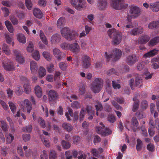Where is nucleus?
I'll return each mask as SVG.
<instances>
[{
	"label": "nucleus",
	"mask_w": 159,
	"mask_h": 159,
	"mask_svg": "<svg viewBox=\"0 0 159 159\" xmlns=\"http://www.w3.org/2000/svg\"><path fill=\"white\" fill-rule=\"evenodd\" d=\"M108 36L112 39V42L114 44H118L121 41L122 39V34L120 32L113 28L109 29L107 31Z\"/></svg>",
	"instance_id": "nucleus-1"
},
{
	"label": "nucleus",
	"mask_w": 159,
	"mask_h": 159,
	"mask_svg": "<svg viewBox=\"0 0 159 159\" xmlns=\"http://www.w3.org/2000/svg\"><path fill=\"white\" fill-rule=\"evenodd\" d=\"M141 10L139 7L134 5L129 6V12L126 16L127 20L129 22L131 21L132 18H136L140 15Z\"/></svg>",
	"instance_id": "nucleus-2"
},
{
	"label": "nucleus",
	"mask_w": 159,
	"mask_h": 159,
	"mask_svg": "<svg viewBox=\"0 0 159 159\" xmlns=\"http://www.w3.org/2000/svg\"><path fill=\"white\" fill-rule=\"evenodd\" d=\"M71 5L78 10H81L86 6L85 0H70Z\"/></svg>",
	"instance_id": "nucleus-3"
},
{
	"label": "nucleus",
	"mask_w": 159,
	"mask_h": 159,
	"mask_svg": "<svg viewBox=\"0 0 159 159\" xmlns=\"http://www.w3.org/2000/svg\"><path fill=\"white\" fill-rule=\"evenodd\" d=\"M111 4L113 8L117 10L124 9L128 6V4L124 2V0H111Z\"/></svg>",
	"instance_id": "nucleus-4"
},
{
	"label": "nucleus",
	"mask_w": 159,
	"mask_h": 159,
	"mask_svg": "<svg viewBox=\"0 0 159 159\" xmlns=\"http://www.w3.org/2000/svg\"><path fill=\"white\" fill-rule=\"evenodd\" d=\"M121 55V51L117 48L114 49L111 53L108 54L107 52L105 53V57L108 61L112 58L115 60H118L120 58Z\"/></svg>",
	"instance_id": "nucleus-5"
},
{
	"label": "nucleus",
	"mask_w": 159,
	"mask_h": 159,
	"mask_svg": "<svg viewBox=\"0 0 159 159\" xmlns=\"http://www.w3.org/2000/svg\"><path fill=\"white\" fill-rule=\"evenodd\" d=\"M103 81L101 79H95L91 85L92 90L95 93L99 92L103 86Z\"/></svg>",
	"instance_id": "nucleus-6"
},
{
	"label": "nucleus",
	"mask_w": 159,
	"mask_h": 159,
	"mask_svg": "<svg viewBox=\"0 0 159 159\" xmlns=\"http://www.w3.org/2000/svg\"><path fill=\"white\" fill-rule=\"evenodd\" d=\"M81 65L85 68H89L91 65V61L90 58L87 55L82 56L81 58Z\"/></svg>",
	"instance_id": "nucleus-7"
},
{
	"label": "nucleus",
	"mask_w": 159,
	"mask_h": 159,
	"mask_svg": "<svg viewBox=\"0 0 159 159\" xmlns=\"http://www.w3.org/2000/svg\"><path fill=\"white\" fill-rule=\"evenodd\" d=\"M13 55L15 57L16 61L18 63L23 64L25 62V59L20 51L17 49H15L12 51Z\"/></svg>",
	"instance_id": "nucleus-8"
},
{
	"label": "nucleus",
	"mask_w": 159,
	"mask_h": 159,
	"mask_svg": "<svg viewBox=\"0 0 159 159\" xmlns=\"http://www.w3.org/2000/svg\"><path fill=\"white\" fill-rule=\"evenodd\" d=\"M100 125L101 126H97L95 130L98 133L101 134L103 136L107 135L111 133L112 132L110 129L107 130L108 131L107 133L103 131V129H104V126L103 125L102 122L100 123Z\"/></svg>",
	"instance_id": "nucleus-9"
},
{
	"label": "nucleus",
	"mask_w": 159,
	"mask_h": 159,
	"mask_svg": "<svg viewBox=\"0 0 159 159\" xmlns=\"http://www.w3.org/2000/svg\"><path fill=\"white\" fill-rule=\"evenodd\" d=\"M80 47L78 43H74L70 44L69 50L71 52L77 54L80 51Z\"/></svg>",
	"instance_id": "nucleus-10"
},
{
	"label": "nucleus",
	"mask_w": 159,
	"mask_h": 159,
	"mask_svg": "<svg viewBox=\"0 0 159 159\" xmlns=\"http://www.w3.org/2000/svg\"><path fill=\"white\" fill-rule=\"evenodd\" d=\"M2 66L4 69L7 70L11 71L15 70V66L9 60L3 62Z\"/></svg>",
	"instance_id": "nucleus-11"
},
{
	"label": "nucleus",
	"mask_w": 159,
	"mask_h": 159,
	"mask_svg": "<svg viewBox=\"0 0 159 159\" xmlns=\"http://www.w3.org/2000/svg\"><path fill=\"white\" fill-rule=\"evenodd\" d=\"M138 60V57L135 54H132L127 56L126 59V62L129 65L134 64Z\"/></svg>",
	"instance_id": "nucleus-12"
},
{
	"label": "nucleus",
	"mask_w": 159,
	"mask_h": 159,
	"mask_svg": "<svg viewBox=\"0 0 159 159\" xmlns=\"http://www.w3.org/2000/svg\"><path fill=\"white\" fill-rule=\"evenodd\" d=\"M150 39V37L146 35H142L140 36L136 43L138 44L146 43Z\"/></svg>",
	"instance_id": "nucleus-13"
},
{
	"label": "nucleus",
	"mask_w": 159,
	"mask_h": 159,
	"mask_svg": "<svg viewBox=\"0 0 159 159\" xmlns=\"http://www.w3.org/2000/svg\"><path fill=\"white\" fill-rule=\"evenodd\" d=\"M143 31V28L141 26H139L133 29L129 33L131 35L136 36L142 33Z\"/></svg>",
	"instance_id": "nucleus-14"
},
{
	"label": "nucleus",
	"mask_w": 159,
	"mask_h": 159,
	"mask_svg": "<svg viewBox=\"0 0 159 159\" xmlns=\"http://www.w3.org/2000/svg\"><path fill=\"white\" fill-rule=\"evenodd\" d=\"M49 99L50 101H54L59 98L57 92L53 90H51L48 93Z\"/></svg>",
	"instance_id": "nucleus-15"
},
{
	"label": "nucleus",
	"mask_w": 159,
	"mask_h": 159,
	"mask_svg": "<svg viewBox=\"0 0 159 159\" xmlns=\"http://www.w3.org/2000/svg\"><path fill=\"white\" fill-rule=\"evenodd\" d=\"M107 0H98L97 7L98 9L101 10H104L107 6Z\"/></svg>",
	"instance_id": "nucleus-16"
},
{
	"label": "nucleus",
	"mask_w": 159,
	"mask_h": 159,
	"mask_svg": "<svg viewBox=\"0 0 159 159\" xmlns=\"http://www.w3.org/2000/svg\"><path fill=\"white\" fill-rule=\"evenodd\" d=\"M149 8L153 12H158L159 11V2L150 3Z\"/></svg>",
	"instance_id": "nucleus-17"
},
{
	"label": "nucleus",
	"mask_w": 159,
	"mask_h": 159,
	"mask_svg": "<svg viewBox=\"0 0 159 159\" xmlns=\"http://www.w3.org/2000/svg\"><path fill=\"white\" fill-rule=\"evenodd\" d=\"M78 36V34L76 31H71L66 39L69 41H71L76 39Z\"/></svg>",
	"instance_id": "nucleus-18"
},
{
	"label": "nucleus",
	"mask_w": 159,
	"mask_h": 159,
	"mask_svg": "<svg viewBox=\"0 0 159 159\" xmlns=\"http://www.w3.org/2000/svg\"><path fill=\"white\" fill-rule=\"evenodd\" d=\"M61 39L60 35L58 34L53 35L51 37V41L52 44H56L59 43Z\"/></svg>",
	"instance_id": "nucleus-19"
},
{
	"label": "nucleus",
	"mask_w": 159,
	"mask_h": 159,
	"mask_svg": "<svg viewBox=\"0 0 159 159\" xmlns=\"http://www.w3.org/2000/svg\"><path fill=\"white\" fill-rule=\"evenodd\" d=\"M148 28L151 30H155L159 28V21H153L150 22L148 24Z\"/></svg>",
	"instance_id": "nucleus-20"
},
{
	"label": "nucleus",
	"mask_w": 159,
	"mask_h": 159,
	"mask_svg": "<svg viewBox=\"0 0 159 159\" xmlns=\"http://www.w3.org/2000/svg\"><path fill=\"white\" fill-rule=\"evenodd\" d=\"M158 52V50L157 49H154L149 52L144 54L143 55V57H153L157 54Z\"/></svg>",
	"instance_id": "nucleus-21"
},
{
	"label": "nucleus",
	"mask_w": 159,
	"mask_h": 159,
	"mask_svg": "<svg viewBox=\"0 0 159 159\" xmlns=\"http://www.w3.org/2000/svg\"><path fill=\"white\" fill-rule=\"evenodd\" d=\"M22 107L24 108H27V109H30L32 108L30 102L27 99H25L24 102H21Z\"/></svg>",
	"instance_id": "nucleus-22"
},
{
	"label": "nucleus",
	"mask_w": 159,
	"mask_h": 159,
	"mask_svg": "<svg viewBox=\"0 0 159 159\" xmlns=\"http://www.w3.org/2000/svg\"><path fill=\"white\" fill-rule=\"evenodd\" d=\"M17 39L20 43L25 44L26 43V39L25 36L22 34L19 33L16 35Z\"/></svg>",
	"instance_id": "nucleus-23"
},
{
	"label": "nucleus",
	"mask_w": 159,
	"mask_h": 159,
	"mask_svg": "<svg viewBox=\"0 0 159 159\" xmlns=\"http://www.w3.org/2000/svg\"><path fill=\"white\" fill-rule=\"evenodd\" d=\"M66 23L65 18L63 17L60 18L57 21V25L58 28H61Z\"/></svg>",
	"instance_id": "nucleus-24"
},
{
	"label": "nucleus",
	"mask_w": 159,
	"mask_h": 159,
	"mask_svg": "<svg viewBox=\"0 0 159 159\" xmlns=\"http://www.w3.org/2000/svg\"><path fill=\"white\" fill-rule=\"evenodd\" d=\"M2 51L3 52L7 55H10L11 53V51L9 46L7 44L3 43L2 47Z\"/></svg>",
	"instance_id": "nucleus-25"
},
{
	"label": "nucleus",
	"mask_w": 159,
	"mask_h": 159,
	"mask_svg": "<svg viewBox=\"0 0 159 159\" xmlns=\"http://www.w3.org/2000/svg\"><path fill=\"white\" fill-rule=\"evenodd\" d=\"M34 16L38 18H41L43 16V14L41 10L37 8H35L33 11Z\"/></svg>",
	"instance_id": "nucleus-26"
},
{
	"label": "nucleus",
	"mask_w": 159,
	"mask_h": 159,
	"mask_svg": "<svg viewBox=\"0 0 159 159\" xmlns=\"http://www.w3.org/2000/svg\"><path fill=\"white\" fill-rule=\"evenodd\" d=\"M53 54L58 60H60L61 58V53L58 49L55 48L53 50Z\"/></svg>",
	"instance_id": "nucleus-27"
},
{
	"label": "nucleus",
	"mask_w": 159,
	"mask_h": 159,
	"mask_svg": "<svg viewBox=\"0 0 159 159\" xmlns=\"http://www.w3.org/2000/svg\"><path fill=\"white\" fill-rule=\"evenodd\" d=\"M70 31L69 28L65 27L61 30V34L62 36L66 39Z\"/></svg>",
	"instance_id": "nucleus-28"
},
{
	"label": "nucleus",
	"mask_w": 159,
	"mask_h": 159,
	"mask_svg": "<svg viewBox=\"0 0 159 159\" xmlns=\"http://www.w3.org/2000/svg\"><path fill=\"white\" fill-rule=\"evenodd\" d=\"M35 93L38 98H41L42 95V91L41 88L39 85L36 86L34 88Z\"/></svg>",
	"instance_id": "nucleus-29"
},
{
	"label": "nucleus",
	"mask_w": 159,
	"mask_h": 159,
	"mask_svg": "<svg viewBox=\"0 0 159 159\" xmlns=\"http://www.w3.org/2000/svg\"><path fill=\"white\" fill-rule=\"evenodd\" d=\"M38 121L40 126L43 128H45L47 127V130L49 129L50 128V125L48 124V125H46L44 120L41 118L39 117L38 119Z\"/></svg>",
	"instance_id": "nucleus-30"
},
{
	"label": "nucleus",
	"mask_w": 159,
	"mask_h": 159,
	"mask_svg": "<svg viewBox=\"0 0 159 159\" xmlns=\"http://www.w3.org/2000/svg\"><path fill=\"white\" fill-rule=\"evenodd\" d=\"M38 73L39 77L42 78L46 75V70L43 67L40 66L39 69Z\"/></svg>",
	"instance_id": "nucleus-31"
},
{
	"label": "nucleus",
	"mask_w": 159,
	"mask_h": 159,
	"mask_svg": "<svg viewBox=\"0 0 159 159\" xmlns=\"http://www.w3.org/2000/svg\"><path fill=\"white\" fill-rule=\"evenodd\" d=\"M30 68L32 74H34L37 71V65L36 62L34 61H32L30 63Z\"/></svg>",
	"instance_id": "nucleus-32"
},
{
	"label": "nucleus",
	"mask_w": 159,
	"mask_h": 159,
	"mask_svg": "<svg viewBox=\"0 0 159 159\" xmlns=\"http://www.w3.org/2000/svg\"><path fill=\"white\" fill-rule=\"evenodd\" d=\"M5 24L8 31L10 33H12L14 32V28L10 22L8 20H6L5 22Z\"/></svg>",
	"instance_id": "nucleus-33"
},
{
	"label": "nucleus",
	"mask_w": 159,
	"mask_h": 159,
	"mask_svg": "<svg viewBox=\"0 0 159 159\" xmlns=\"http://www.w3.org/2000/svg\"><path fill=\"white\" fill-rule=\"evenodd\" d=\"M135 85L136 86L140 87L142 85V79L140 75L139 74L135 75Z\"/></svg>",
	"instance_id": "nucleus-34"
},
{
	"label": "nucleus",
	"mask_w": 159,
	"mask_h": 159,
	"mask_svg": "<svg viewBox=\"0 0 159 159\" xmlns=\"http://www.w3.org/2000/svg\"><path fill=\"white\" fill-rule=\"evenodd\" d=\"M103 152V149L102 148H99L98 149H92L91 153L95 157H98V155Z\"/></svg>",
	"instance_id": "nucleus-35"
},
{
	"label": "nucleus",
	"mask_w": 159,
	"mask_h": 159,
	"mask_svg": "<svg viewBox=\"0 0 159 159\" xmlns=\"http://www.w3.org/2000/svg\"><path fill=\"white\" fill-rule=\"evenodd\" d=\"M24 91L27 94H29L31 92L30 86L28 83L24 84L23 85Z\"/></svg>",
	"instance_id": "nucleus-36"
},
{
	"label": "nucleus",
	"mask_w": 159,
	"mask_h": 159,
	"mask_svg": "<svg viewBox=\"0 0 159 159\" xmlns=\"http://www.w3.org/2000/svg\"><path fill=\"white\" fill-rule=\"evenodd\" d=\"M159 42V37H155L151 39L149 43L150 45L154 46L156 45Z\"/></svg>",
	"instance_id": "nucleus-37"
},
{
	"label": "nucleus",
	"mask_w": 159,
	"mask_h": 159,
	"mask_svg": "<svg viewBox=\"0 0 159 159\" xmlns=\"http://www.w3.org/2000/svg\"><path fill=\"white\" fill-rule=\"evenodd\" d=\"M80 46L82 49L83 50H86L89 47L87 41L83 39L80 41Z\"/></svg>",
	"instance_id": "nucleus-38"
},
{
	"label": "nucleus",
	"mask_w": 159,
	"mask_h": 159,
	"mask_svg": "<svg viewBox=\"0 0 159 159\" xmlns=\"http://www.w3.org/2000/svg\"><path fill=\"white\" fill-rule=\"evenodd\" d=\"M138 125V122L135 117H133L132 120V125L133 126V129L134 131H136L137 127Z\"/></svg>",
	"instance_id": "nucleus-39"
},
{
	"label": "nucleus",
	"mask_w": 159,
	"mask_h": 159,
	"mask_svg": "<svg viewBox=\"0 0 159 159\" xmlns=\"http://www.w3.org/2000/svg\"><path fill=\"white\" fill-rule=\"evenodd\" d=\"M33 58L36 60L38 61L40 57L39 51L37 50H35L32 55Z\"/></svg>",
	"instance_id": "nucleus-40"
},
{
	"label": "nucleus",
	"mask_w": 159,
	"mask_h": 159,
	"mask_svg": "<svg viewBox=\"0 0 159 159\" xmlns=\"http://www.w3.org/2000/svg\"><path fill=\"white\" fill-rule=\"evenodd\" d=\"M46 68L48 72L52 73L54 70V65L52 63H50L46 66Z\"/></svg>",
	"instance_id": "nucleus-41"
},
{
	"label": "nucleus",
	"mask_w": 159,
	"mask_h": 159,
	"mask_svg": "<svg viewBox=\"0 0 159 159\" xmlns=\"http://www.w3.org/2000/svg\"><path fill=\"white\" fill-rule=\"evenodd\" d=\"M7 143V144L11 143L13 141L14 137L11 134H7L6 136Z\"/></svg>",
	"instance_id": "nucleus-42"
},
{
	"label": "nucleus",
	"mask_w": 159,
	"mask_h": 159,
	"mask_svg": "<svg viewBox=\"0 0 159 159\" xmlns=\"http://www.w3.org/2000/svg\"><path fill=\"white\" fill-rule=\"evenodd\" d=\"M40 39L43 42L45 45H47L48 42L46 38L42 31H40Z\"/></svg>",
	"instance_id": "nucleus-43"
},
{
	"label": "nucleus",
	"mask_w": 159,
	"mask_h": 159,
	"mask_svg": "<svg viewBox=\"0 0 159 159\" xmlns=\"http://www.w3.org/2000/svg\"><path fill=\"white\" fill-rule=\"evenodd\" d=\"M70 43H63L61 44V47L63 50H69Z\"/></svg>",
	"instance_id": "nucleus-44"
},
{
	"label": "nucleus",
	"mask_w": 159,
	"mask_h": 159,
	"mask_svg": "<svg viewBox=\"0 0 159 159\" xmlns=\"http://www.w3.org/2000/svg\"><path fill=\"white\" fill-rule=\"evenodd\" d=\"M158 59L157 58H154L152 59L151 60V65L152 66L153 68L156 69L158 68L159 67L158 65L156 63Z\"/></svg>",
	"instance_id": "nucleus-45"
},
{
	"label": "nucleus",
	"mask_w": 159,
	"mask_h": 159,
	"mask_svg": "<svg viewBox=\"0 0 159 159\" xmlns=\"http://www.w3.org/2000/svg\"><path fill=\"white\" fill-rule=\"evenodd\" d=\"M59 67L61 70L65 71L66 70L68 65L65 62H61L59 63Z\"/></svg>",
	"instance_id": "nucleus-46"
},
{
	"label": "nucleus",
	"mask_w": 159,
	"mask_h": 159,
	"mask_svg": "<svg viewBox=\"0 0 159 159\" xmlns=\"http://www.w3.org/2000/svg\"><path fill=\"white\" fill-rule=\"evenodd\" d=\"M15 92L17 95H20L23 93V90L22 87L20 86H18L16 88Z\"/></svg>",
	"instance_id": "nucleus-47"
},
{
	"label": "nucleus",
	"mask_w": 159,
	"mask_h": 159,
	"mask_svg": "<svg viewBox=\"0 0 159 159\" xmlns=\"http://www.w3.org/2000/svg\"><path fill=\"white\" fill-rule=\"evenodd\" d=\"M62 127L67 131L70 132L72 130V126L66 123H64L62 124Z\"/></svg>",
	"instance_id": "nucleus-48"
},
{
	"label": "nucleus",
	"mask_w": 159,
	"mask_h": 159,
	"mask_svg": "<svg viewBox=\"0 0 159 159\" xmlns=\"http://www.w3.org/2000/svg\"><path fill=\"white\" fill-rule=\"evenodd\" d=\"M43 56L48 61H50L51 57L50 53L48 52L44 51L43 53Z\"/></svg>",
	"instance_id": "nucleus-49"
},
{
	"label": "nucleus",
	"mask_w": 159,
	"mask_h": 159,
	"mask_svg": "<svg viewBox=\"0 0 159 159\" xmlns=\"http://www.w3.org/2000/svg\"><path fill=\"white\" fill-rule=\"evenodd\" d=\"M10 20L14 25H16L18 23V20L15 16L13 15H11L9 17Z\"/></svg>",
	"instance_id": "nucleus-50"
},
{
	"label": "nucleus",
	"mask_w": 159,
	"mask_h": 159,
	"mask_svg": "<svg viewBox=\"0 0 159 159\" xmlns=\"http://www.w3.org/2000/svg\"><path fill=\"white\" fill-rule=\"evenodd\" d=\"M1 9L4 17H7L9 15L10 11L6 7H2V8Z\"/></svg>",
	"instance_id": "nucleus-51"
},
{
	"label": "nucleus",
	"mask_w": 159,
	"mask_h": 159,
	"mask_svg": "<svg viewBox=\"0 0 159 159\" xmlns=\"http://www.w3.org/2000/svg\"><path fill=\"white\" fill-rule=\"evenodd\" d=\"M27 50L29 53H31L34 50V48L33 43L32 42L29 43L27 48Z\"/></svg>",
	"instance_id": "nucleus-52"
},
{
	"label": "nucleus",
	"mask_w": 159,
	"mask_h": 159,
	"mask_svg": "<svg viewBox=\"0 0 159 159\" xmlns=\"http://www.w3.org/2000/svg\"><path fill=\"white\" fill-rule=\"evenodd\" d=\"M61 73L59 71H56L54 73V80L55 81L59 80L60 79Z\"/></svg>",
	"instance_id": "nucleus-53"
},
{
	"label": "nucleus",
	"mask_w": 159,
	"mask_h": 159,
	"mask_svg": "<svg viewBox=\"0 0 159 159\" xmlns=\"http://www.w3.org/2000/svg\"><path fill=\"white\" fill-rule=\"evenodd\" d=\"M41 140L44 145L47 147H48L50 146V144L48 140L43 137H41Z\"/></svg>",
	"instance_id": "nucleus-54"
},
{
	"label": "nucleus",
	"mask_w": 159,
	"mask_h": 159,
	"mask_svg": "<svg viewBox=\"0 0 159 159\" xmlns=\"http://www.w3.org/2000/svg\"><path fill=\"white\" fill-rule=\"evenodd\" d=\"M137 143L136 145V149L137 151H140L142 148V142L139 139H138L137 140Z\"/></svg>",
	"instance_id": "nucleus-55"
},
{
	"label": "nucleus",
	"mask_w": 159,
	"mask_h": 159,
	"mask_svg": "<svg viewBox=\"0 0 159 159\" xmlns=\"http://www.w3.org/2000/svg\"><path fill=\"white\" fill-rule=\"evenodd\" d=\"M61 144L63 148L65 149H68L70 147V144L69 143L66 142L64 140L62 141Z\"/></svg>",
	"instance_id": "nucleus-56"
},
{
	"label": "nucleus",
	"mask_w": 159,
	"mask_h": 159,
	"mask_svg": "<svg viewBox=\"0 0 159 159\" xmlns=\"http://www.w3.org/2000/svg\"><path fill=\"white\" fill-rule=\"evenodd\" d=\"M5 37L7 42L8 44L10 43L13 40V38L10 37L8 33L5 34Z\"/></svg>",
	"instance_id": "nucleus-57"
},
{
	"label": "nucleus",
	"mask_w": 159,
	"mask_h": 159,
	"mask_svg": "<svg viewBox=\"0 0 159 159\" xmlns=\"http://www.w3.org/2000/svg\"><path fill=\"white\" fill-rule=\"evenodd\" d=\"M26 6L28 9L30 10L32 7V3L30 0H25Z\"/></svg>",
	"instance_id": "nucleus-58"
},
{
	"label": "nucleus",
	"mask_w": 159,
	"mask_h": 159,
	"mask_svg": "<svg viewBox=\"0 0 159 159\" xmlns=\"http://www.w3.org/2000/svg\"><path fill=\"white\" fill-rule=\"evenodd\" d=\"M145 66V62H142L138 64L137 69L139 70H141Z\"/></svg>",
	"instance_id": "nucleus-59"
},
{
	"label": "nucleus",
	"mask_w": 159,
	"mask_h": 159,
	"mask_svg": "<svg viewBox=\"0 0 159 159\" xmlns=\"http://www.w3.org/2000/svg\"><path fill=\"white\" fill-rule=\"evenodd\" d=\"M65 116L67 118L68 120H70V116H73V113L72 110H68V112H67L65 113Z\"/></svg>",
	"instance_id": "nucleus-60"
},
{
	"label": "nucleus",
	"mask_w": 159,
	"mask_h": 159,
	"mask_svg": "<svg viewBox=\"0 0 159 159\" xmlns=\"http://www.w3.org/2000/svg\"><path fill=\"white\" fill-rule=\"evenodd\" d=\"M133 100L134 101V102L133 105V109H137L139 108V101L136 100V98H133Z\"/></svg>",
	"instance_id": "nucleus-61"
},
{
	"label": "nucleus",
	"mask_w": 159,
	"mask_h": 159,
	"mask_svg": "<svg viewBox=\"0 0 159 159\" xmlns=\"http://www.w3.org/2000/svg\"><path fill=\"white\" fill-rule=\"evenodd\" d=\"M116 120L115 117L113 115H109L107 117V120L111 123L114 122Z\"/></svg>",
	"instance_id": "nucleus-62"
},
{
	"label": "nucleus",
	"mask_w": 159,
	"mask_h": 159,
	"mask_svg": "<svg viewBox=\"0 0 159 159\" xmlns=\"http://www.w3.org/2000/svg\"><path fill=\"white\" fill-rule=\"evenodd\" d=\"M57 157L56 152L53 150H51L49 154L50 159H55Z\"/></svg>",
	"instance_id": "nucleus-63"
},
{
	"label": "nucleus",
	"mask_w": 159,
	"mask_h": 159,
	"mask_svg": "<svg viewBox=\"0 0 159 159\" xmlns=\"http://www.w3.org/2000/svg\"><path fill=\"white\" fill-rule=\"evenodd\" d=\"M0 126L4 131H6L7 129V125L4 121H1L0 122Z\"/></svg>",
	"instance_id": "nucleus-64"
}]
</instances>
